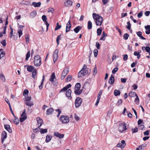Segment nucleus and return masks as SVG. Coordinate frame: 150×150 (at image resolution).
Wrapping results in <instances>:
<instances>
[{"label":"nucleus","instance_id":"obj_1","mask_svg":"<svg viewBox=\"0 0 150 150\" xmlns=\"http://www.w3.org/2000/svg\"><path fill=\"white\" fill-rule=\"evenodd\" d=\"M93 16L94 19L95 20L96 25H101L103 20L102 17L100 16L99 15L96 14L95 13L93 14Z\"/></svg>","mask_w":150,"mask_h":150},{"label":"nucleus","instance_id":"obj_2","mask_svg":"<svg viewBox=\"0 0 150 150\" xmlns=\"http://www.w3.org/2000/svg\"><path fill=\"white\" fill-rule=\"evenodd\" d=\"M34 63L35 66L39 67L41 64V60L40 56L39 55H37L35 56Z\"/></svg>","mask_w":150,"mask_h":150},{"label":"nucleus","instance_id":"obj_3","mask_svg":"<svg viewBox=\"0 0 150 150\" xmlns=\"http://www.w3.org/2000/svg\"><path fill=\"white\" fill-rule=\"evenodd\" d=\"M60 120L62 123H67L69 122V117L65 115L61 116Z\"/></svg>","mask_w":150,"mask_h":150},{"label":"nucleus","instance_id":"obj_4","mask_svg":"<svg viewBox=\"0 0 150 150\" xmlns=\"http://www.w3.org/2000/svg\"><path fill=\"white\" fill-rule=\"evenodd\" d=\"M127 129L125 123H121L120 124L118 127V130L120 132H122L126 130Z\"/></svg>","mask_w":150,"mask_h":150},{"label":"nucleus","instance_id":"obj_5","mask_svg":"<svg viewBox=\"0 0 150 150\" xmlns=\"http://www.w3.org/2000/svg\"><path fill=\"white\" fill-rule=\"evenodd\" d=\"M25 112L26 110L25 109H24L23 110V112L21 115V117L20 118V121L21 122H23L26 120L27 118V116Z\"/></svg>","mask_w":150,"mask_h":150},{"label":"nucleus","instance_id":"obj_6","mask_svg":"<svg viewBox=\"0 0 150 150\" xmlns=\"http://www.w3.org/2000/svg\"><path fill=\"white\" fill-rule=\"evenodd\" d=\"M82 99L79 97H77L76 99L75 104L76 108H78L81 105L82 102Z\"/></svg>","mask_w":150,"mask_h":150},{"label":"nucleus","instance_id":"obj_7","mask_svg":"<svg viewBox=\"0 0 150 150\" xmlns=\"http://www.w3.org/2000/svg\"><path fill=\"white\" fill-rule=\"evenodd\" d=\"M59 51L57 49H56L54 53L53 56V61L54 63L57 60L58 57Z\"/></svg>","mask_w":150,"mask_h":150},{"label":"nucleus","instance_id":"obj_8","mask_svg":"<svg viewBox=\"0 0 150 150\" xmlns=\"http://www.w3.org/2000/svg\"><path fill=\"white\" fill-rule=\"evenodd\" d=\"M86 66L85 64H84L83 68L80 71V72L82 73V74L84 76L90 73L88 72V70H86Z\"/></svg>","mask_w":150,"mask_h":150},{"label":"nucleus","instance_id":"obj_9","mask_svg":"<svg viewBox=\"0 0 150 150\" xmlns=\"http://www.w3.org/2000/svg\"><path fill=\"white\" fill-rule=\"evenodd\" d=\"M7 137V133L5 131H3L1 134V142L3 143L4 139Z\"/></svg>","mask_w":150,"mask_h":150},{"label":"nucleus","instance_id":"obj_10","mask_svg":"<svg viewBox=\"0 0 150 150\" xmlns=\"http://www.w3.org/2000/svg\"><path fill=\"white\" fill-rule=\"evenodd\" d=\"M71 28V22L70 21H69L67 24L66 25V32L67 33L69 31Z\"/></svg>","mask_w":150,"mask_h":150},{"label":"nucleus","instance_id":"obj_11","mask_svg":"<svg viewBox=\"0 0 150 150\" xmlns=\"http://www.w3.org/2000/svg\"><path fill=\"white\" fill-rule=\"evenodd\" d=\"M54 135L60 139L63 138L64 136V134H61L58 132H55L54 134Z\"/></svg>","mask_w":150,"mask_h":150},{"label":"nucleus","instance_id":"obj_12","mask_svg":"<svg viewBox=\"0 0 150 150\" xmlns=\"http://www.w3.org/2000/svg\"><path fill=\"white\" fill-rule=\"evenodd\" d=\"M35 69H35L34 67L32 65L28 66L27 67V71L30 72H33Z\"/></svg>","mask_w":150,"mask_h":150},{"label":"nucleus","instance_id":"obj_13","mask_svg":"<svg viewBox=\"0 0 150 150\" xmlns=\"http://www.w3.org/2000/svg\"><path fill=\"white\" fill-rule=\"evenodd\" d=\"M37 120L39 126H41L43 124V120L39 117L37 118Z\"/></svg>","mask_w":150,"mask_h":150},{"label":"nucleus","instance_id":"obj_14","mask_svg":"<svg viewBox=\"0 0 150 150\" xmlns=\"http://www.w3.org/2000/svg\"><path fill=\"white\" fill-rule=\"evenodd\" d=\"M71 91L70 89H69L67 91L66 93V95L68 98L70 99L71 98Z\"/></svg>","mask_w":150,"mask_h":150},{"label":"nucleus","instance_id":"obj_15","mask_svg":"<svg viewBox=\"0 0 150 150\" xmlns=\"http://www.w3.org/2000/svg\"><path fill=\"white\" fill-rule=\"evenodd\" d=\"M114 80L115 79L114 76L112 75H111L109 79V83L110 84H112L114 82Z\"/></svg>","mask_w":150,"mask_h":150},{"label":"nucleus","instance_id":"obj_16","mask_svg":"<svg viewBox=\"0 0 150 150\" xmlns=\"http://www.w3.org/2000/svg\"><path fill=\"white\" fill-rule=\"evenodd\" d=\"M54 111V110L52 108H50L47 110L46 114L47 115L51 114Z\"/></svg>","mask_w":150,"mask_h":150},{"label":"nucleus","instance_id":"obj_17","mask_svg":"<svg viewBox=\"0 0 150 150\" xmlns=\"http://www.w3.org/2000/svg\"><path fill=\"white\" fill-rule=\"evenodd\" d=\"M69 69L68 68H65L64 69V70L63 71L62 73V74L66 76L69 72Z\"/></svg>","mask_w":150,"mask_h":150},{"label":"nucleus","instance_id":"obj_18","mask_svg":"<svg viewBox=\"0 0 150 150\" xmlns=\"http://www.w3.org/2000/svg\"><path fill=\"white\" fill-rule=\"evenodd\" d=\"M71 87V85L70 84H69L67 85L66 86L64 87L60 91V92L63 91H66L67 89Z\"/></svg>","mask_w":150,"mask_h":150},{"label":"nucleus","instance_id":"obj_19","mask_svg":"<svg viewBox=\"0 0 150 150\" xmlns=\"http://www.w3.org/2000/svg\"><path fill=\"white\" fill-rule=\"evenodd\" d=\"M56 78V76L55 75V74L54 73H52L50 77V81L52 82H53L54 81V79H55Z\"/></svg>","mask_w":150,"mask_h":150},{"label":"nucleus","instance_id":"obj_20","mask_svg":"<svg viewBox=\"0 0 150 150\" xmlns=\"http://www.w3.org/2000/svg\"><path fill=\"white\" fill-rule=\"evenodd\" d=\"M4 128L9 132L11 133L12 132V130L10 128V125H4Z\"/></svg>","mask_w":150,"mask_h":150},{"label":"nucleus","instance_id":"obj_21","mask_svg":"<svg viewBox=\"0 0 150 150\" xmlns=\"http://www.w3.org/2000/svg\"><path fill=\"white\" fill-rule=\"evenodd\" d=\"M41 4V3L40 2H38V3L33 2L31 4L32 5H34L35 7H39L40 6Z\"/></svg>","mask_w":150,"mask_h":150},{"label":"nucleus","instance_id":"obj_22","mask_svg":"<svg viewBox=\"0 0 150 150\" xmlns=\"http://www.w3.org/2000/svg\"><path fill=\"white\" fill-rule=\"evenodd\" d=\"M36 11H33L31 12L30 14V16L31 18H33L36 16Z\"/></svg>","mask_w":150,"mask_h":150},{"label":"nucleus","instance_id":"obj_23","mask_svg":"<svg viewBox=\"0 0 150 150\" xmlns=\"http://www.w3.org/2000/svg\"><path fill=\"white\" fill-rule=\"evenodd\" d=\"M137 35L142 40H146V39L142 36V33L141 32L139 31L137 33Z\"/></svg>","mask_w":150,"mask_h":150},{"label":"nucleus","instance_id":"obj_24","mask_svg":"<svg viewBox=\"0 0 150 150\" xmlns=\"http://www.w3.org/2000/svg\"><path fill=\"white\" fill-rule=\"evenodd\" d=\"M37 74V69H35L34 71L32 72V76L33 78L35 79L36 78V76Z\"/></svg>","mask_w":150,"mask_h":150},{"label":"nucleus","instance_id":"obj_25","mask_svg":"<svg viewBox=\"0 0 150 150\" xmlns=\"http://www.w3.org/2000/svg\"><path fill=\"white\" fill-rule=\"evenodd\" d=\"M81 27L80 26H78L76 27L75 28L74 30V31L76 33H77L79 32V30L81 29Z\"/></svg>","mask_w":150,"mask_h":150},{"label":"nucleus","instance_id":"obj_26","mask_svg":"<svg viewBox=\"0 0 150 150\" xmlns=\"http://www.w3.org/2000/svg\"><path fill=\"white\" fill-rule=\"evenodd\" d=\"M25 104L28 107H31L33 105V103L32 102L26 101L25 102Z\"/></svg>","mask_w":150,"mask_h":150},{"label":"nucleus","instance_id":"obj_27","mask_svg":"<svg viewBox=\"0 0 150 150\" xmlns=\"http://www.w3.org/2000/svg\"><path fill=\"white\" fill-rule=\"evenodd\" d=\"M81 84L80 83H77L75 86V90H80L81 87Z\"/></svg>","mask_w":150,"mask_h":150},{"label":"nucleus","instance_id":"obj_28","mask_svg":"<svg viewBox=\"0 0 150 150\" xmlns=\"http://www.w3.org/2000/svg\"><path fill=\"white\" fill-rule=\"evenodd\" d=\"M88 30L91 29L92 28V23L90 21H89L88 22Z\"/></svg>","mask_w":150,"mask_h":150},{"label":"nucleus","instance_id":"obj_29","mask_svg":"<svg viewBox=\"0 0 150 150\" xmlns=\"http://www.w3.org/2000/svg\"><path fill=\"white\" fill-rule=\"evenodd\" d=\"M52 138V137L50 135H47L46 137V142H49L51 140Z\"/></svg>","mask_w":150,"mask_h":150},{"label":"nucleus","instance_id":"obj_30","mask_svg":"<svg viewBox=\"0 0 150 150\" xmlns=\"http://www.w3.org/2000/svg\"><path fill=\"white\" fill-rule=\"evenodd\" d=\"M137 95L133 91L130 92L129 94V96L131 97H134Z\"/></svg>","mask_w":150,"mask_h":150},{"label":"nucleus","instance_id":"obj_31","mask_svg":"<svg viewBox=\"0 0 150 150\" xmlns=\"http://www.w3.org/2000/svg\"><path fill=\"white\" fill-rule=\"evenodd\" d=\"M47 129H41L40 131V132L41 134H44L45 133H46L47 132Z\"/></svg>","mask_w":150,"mask_h":150},{"label":"nucleus","instance_id":"obj_32","mask_svg":"<svg viewBox=\"0 0 150 150\" xmlns=\"http://www.w3.org/2000/svg\"><path fill=\"white\" fill-rule=\"evenodd\" d=\"M0 78L3 81H5V78L4 74H3L2 73H0Z\"/></svg>","mask_w":150,"mask_h":150},{"label":"nucleus","instance_id":"obj_33","mask_svg":"<svg viewBox=\"0 0 150 150\" xmlns=\"http://www.w3.org/2000/svg\"><path fill=\"white\" fill-rule=\"evenodd\" d=\"M140 52H139L138 53L137 52V51H135L134 52V55L135 56H137V58L138 59H139L141 56V55L139 54Z\"/></svg>","mask_w":150,"mask_h":150},{"label":"nucleus","instance_id":"obj_34","mask_svg":"<svg viewBox=\"0 0 150 150\" xmlns=\"http://www.w3.org/2000/svg\"><path fill=\"white\" fill-rule=\"evenodd\" d=\"M120 92L119 91L117 90H115L114 91V95L116 96H117L118 95H120Z\"/></svg>","mask_w":150,"mask_h":150},{"label":"nucleus","instance_id":"obj_35","mask_svg":"<svg viewBox=\"0 0 150 150\" xmlns=\"http://www.w3.org/2000/svg\"><path fill=\"white\" fill-rule=\"evenodd\" d=\"M17 33L18 34L19 37L20 38L23 35L22 30L20 29H18L17 30Z\"/></svg>","mask_w":150,"mask_h":150},{"label":"nucleus","instance_id":"obj_36","mask_svg":"<svg viewBox=\"0 0 150 150\" xmlns=\"http://www.w3.org/2000/svg\"><path fill=\"white\" fill-rule=\"evenodd\" d=\"M29 93V91L27 89H25L24 90L23 92V95L26 97V96L28 95V93Z\"/></svg>","mask_w":150,"mask_h":150},{"label":"nucleus","instance_id":"obj_37","mask_svg":"<svg viewBox=\"0 0 150 150\" xmlns=\"http://www.w3.org/2000/svg\"><path fill=\"white\" fill-rule=\"evenodd\" d=\"M122 103V100L121 99H119L116 104V105L117 106L120 105Z\"/></svg>","mask_w":150,"mask_h":150},{"label":"nucleus","instance_id":"obj_38","mask_svg":"<svg viewBox=\"0 0 150 150\" xmlns=\"http://www.w3.org/2000/svg\"><path fill=\"white\" fill-rule=\"evenodd\" d=\"M74 93L76 94L79 95L81 94V91L79 90H75Z\"/></svg>","mask_w":150,"mask_h":150},{"label":"nucleus","instance_id":"obj_39","mask_svg":"<svg viewBox=\"0 0 150 150\" xmlns=\"http://www.w3.org/2000/svg\"><path fill=\"white\" fill-rule=\"evenodd\" d=\"M30 56V51H28L26 54L25 59L26 60H28Z\"/></svg>","mask_w":150,"mask_h":150},{"label":"nucleus","instance_id":"obj_40","mask_svg":"<svg viewBox=\"0 0 150 150\" xmlns=\"http://www.w3.org/2000/svg\"><path fill=\"white\" fill-rule=\"evenodd\" d=\"M15 118L14 120L13 121L14 122V123L16 124V125H17L19 123V120L17 119L16 117L15 116Z\"/></svg>","mask_w":150,"mask_h":150},{"label":"nucleus","instance_id":"obj_41","mask_svg":"<svg viewBox=\"0 0 150 150\" xmlns=\"http://www.w3.org/2000/svg\"><path fill=\"white\" fill-rule=\"evenodd\" d=\"M54 11V9L52 7H50L48 9V12H50L53 13Z\"/></svg>","mask_w":150,"mask_h":150},{"label":"nucleus","instance_id":"obj_42","mask_svg":"<svg viewBox=\"0 0 150 150\" xmlns=\"http://www.w3.org/2000/svg\"><path fill=\"white\" fill-rule=\"evenodd\" d=\"M102 30L100 28H98L97 30V35L98 36L100 35L102 33Z\"/></svg>","mask_w":150,"mask_h":150},{"label":"nucleus","instance_id":"obj_43","mask_svg":"<svg viewBox=\"0 0 150 150\" xmlns=\"http://www.w3.org/2000/svg\"><path fill=\"white\" fill-rule=\"evenodd\" d=\"M138 128L136 127H135L134 128H132V132L133 133H135L136 132H138Z\"/></svg>","mask_w":150,"mask_h":150},{"label":"nucleus","instance_id":"obj_44","mask_svg":"<svg viewBox=\"0 0 150 150\" xmlns=\"http://www.w3.org/2000/svg\"><path fill=\"white\" fill-rule=\"evenodd\" d=\"M61 27V25H59V23H57V26L55 29V30H58Z\"/></svg>","mask_w":150,"mask_h":150},{"label":"nucleus","instance_id":"obj_45","mask_svg":"<svg viewBox=\"0 0 150 150\" xmlns=\"http://www.w3.org/2000/svg\"><path fill=\"white\" fill-rule=\"evenodd\" d=\"M98 50L97 49L94 50L93 51L94 56L96 57L98 54Z\"/></svg>","mask_w":150,"mask_h":150},{"label":"nucleus","instance_id":"obj_46","mask_svg":"<svg viewBox=\"0 0 150 150\" xmlns=\"http://www.w3.org/2000/svg\"><path fill=\"white\" fill-rule=\"evenodd\" d=\"M25 38L26 43H28L29 42V36L28 35H27L25 37Z\"/></svg>","mask_w":150,"mask_h":150},{"label":"nucleus","instance_id":"obj_47","mask_svg":"<svg viewBox=\"0 0 150 150\" xmlns=\"http://www.w3.org/2000/svg\"><path fill=\"white\" fill-rule=\"evenodd\" d=\"M42 18L43 21L44 22L47 21V18L46 16L45 15H43L42 16Z\"/></svg>","mask_w":150,"mask_h":150},{"label":"nucleus","instance_id":"obj_48","mask_svg":"<svg viewBox=\"0 0 150 150\" xmlns=\"http://www.w3.org/2000/svg\"><path fill=\"white\" fill-rule=\"evenodd\" d=\"M61 36V35H59L57 36V39H56V42H57V45H58L59 44V40L60 39Z\"/></svg>","mask_w":150,"mask_h":150},{"label":"nucleus","instance_id":"obj_49","mask_svg":"<svg viewBox=\"0 0 150 150\" xmlns=\"http://www.w3.org/2000/svg\"><path fill=\"white\" fill-rule=\"evenodd\" d=\"M147 52H149V54H150V47H145V50Z\"/></svg>","mask_w":150,"mask_h":150},{"label":"nucleus","instance_id":"obj_50","mask_svg":"<svg viewBox=\"0 0 150 150\" xmlns=\"http://www.w3.org/2000/svg\"><path fill=\"white\" fill-rule=\"evenodd\" d=\"M72 78V76L71 75H69L68 76V77L67 79L66 80V81L67 82L68 81H70Z\"/></svg>","mask_w":150,"mask_h":150},{"label":"nucleus","instance_id":"obj_51","mask_svg":"<svg viewBox=\"0 0 150 150\" xmlns=\"http://www.w3.org/2000/svg\"><path fill=\"white\" fill-rule=\"evenodd\" d=\"M129 35L127 33H125L124 35V38L125 40H127L128 39L129 37Z\"/></svg>","mask_w":150,"mask_h":150},{"label":"nucleus","instance_id":"obj_52","mask_svg":"<svg viewBox=\"0 0 150 150\" xmlns=\"http://www.w3.org/2000/svg\"><path fill=\"white\" fill-rule=\"evenodd\" d=\"M118 68L117 67H115L112 70V73L113 74H115L117 71Z\"/></svg>","mask_w":150,"mask_h":150},{"label":"nucleus","instance_id":"obj_53","mask_svg":"<svg viewBox=\"0 0 150 150\" xmlns=\"http://www.w3.org/2000/svg\"><path fill=\"white\" fill-rule=\"evenodd\" d=\"M127 28L129 30H130L131 28V24L129 22H128L127 23Z\"/></svg>","mask_w":150,"mask_h":150},{"label":"nucleus","instance_id":"obj_54","mask_svg":"<svg viewBox=\"0 0 150 150\" xmlns=\"http://www.w3.org/2000/svg\"><path fill=\"white\" fill-rule=\"evenodd\" d=\"M93 74L94 75H96L97 74V68L96 66H95L94 67V68L93 70Z\"/></svg>","mask_w":150,"mask_h":150},{"label":"nucleus","instance_id":"obj_55","mask_svg":"<svg viewBox=\"0 0 150 150\" xmlns=\"http://www.w3.org/2000/svg\"><path fill=\"white\" fill-rule=\"evenodd\" d=\"M55 111L58 113V115H57V117H58L61 113V111L60 109H57L55 110Z\"/></svg>","mask_w":150,"mask_h":150},{"label":"nucleus","instance_id":"obj_56","mask_svg":"<svg viewBox=\"0 0 150 150\" xmlns=\"http://www.w3.org/2000/svg\"><path fill=\"white\" fill-rule=\"evenodd\" d=\"M11 31L9 34V36L10 38H11L12 37L13 35V30L12 28H11Z\"/></svg>","mask_w":150,"mask_h":150},{"label":"nucleus","instance_id":"obj_57","mask_svg":"<svg viewBox=\"0 0 150 150\" xmlns=\"http://www.w3.org/2000/svg\"><path fill=\"white\" fill-rule=\"evenodd\" d=\"M1 43L2 45L4 46H6V41L5 40H3L1 41Z\"/></svg>","mask_w":150,"mask_h":150},{"label":"nucleus","instance_id":"obj_58","mask_svg":"<svg viewBox=\"0 0 150 150\" xmlns=\"http://www.w3.org/2000/svg\"><path fill=\"white\" fill-rule=\"evenodd\" d=\"M136 96V98L135 99V102L136 103H138L139 101V99L137 95Z\"/></svg>","mask_w":150,"mask_h":150},{"label":"nucleus","instance_id":"obj_59","mask_svg":"<svg viewBox=\"0 0 150 150\" xmlns=\"http://www.w3.org/2000/svg\"><path fill=\"white\" fill-rule=\"evenodd\" d=\"M5 53L4 52H2L0 54V59L2 58L5 55Z\"/></svg>","mask_w":150,"mask_h":150},{"label":"nucleus","instance_id":"obj_60","mask_svg":"<svg viewBox=\"0 0 150 150\" xmlns=\"http://www.w3.org/2000/svg\"><path fill=\"white\" fill-rule=\"evenodd\" d=\"M107 36L105 35H102L101 37L100 38V40H104L105 39V37Z\"/></svg>","mask_w":150,"mask_h":150},{"label":"nucleus","instance_id":"obj_61","mask_svg":"<svg viewBox=\"0 0 150 150\" xmlns=\"http://www.w3.org/2000/svg\"><path fill=\"white\" fill-rule=\"evenodd\" d=\"M143 13L142 11H141L137 15V17L139 18L142 17V16Z\"/></svg>","mask_w":150,"mask_h":150},{"label":"nucleus","instance_id":"obj_62","mask_svg":"<svg viewBox=\"0 0 150 150\" xmlns=\"http://www.w3.org/2000/svg\"><path fill=\"white\" fill-rule=\"evenodd\" d=\"M121 143H122V147H124L126 145V143L125 141L124 140L121 141Z\"/></svg>","mask_w":150,"mask_h":150},{"label":"nucleus","instance_id":"obj_63","mask_svg":"<svg viewBox=\"0 0 150 150\" xmlns=\"http://www.w3.org/2000/svg\"><path fill=\"white\" fill-rule=\"evenodd\" d=\"M128 55L127 54H124L123 55V59L124 61H126L127 59Z\"/></svg>","mask_w":150,"mask_h":150},{"label":"nucleus","instance_id":"obj_64","mask_svg":"<svg viewBox=\"0 0 150 150\" xmlns=\"http://www.w3.org/2000/svg\"><path fill=\"white\" fill-rule=\"evenodd\" d=\"M100 45L99 43L96 42V46L97 49H100Z\"/></svg>","mask_w":150,"mask_h":150}]
</instances>
